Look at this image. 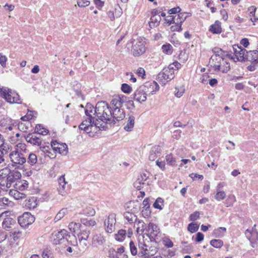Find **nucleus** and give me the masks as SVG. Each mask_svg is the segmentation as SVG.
Returning a JSON list of instances; mask_svg holds the SVG:
<instances>
[{"mask_svg":"<svg viewBox=\"0 0 258 258\" xmlns=\"http://www.w3.org/2000/svg\"><path fill=\"white\" fill-rule=\"evenodd\" d=\"M121 89L125 93H130L132 90V87L127 84H122Z\"/></svg>","mask_w":258,"mask_h":258,"instance_id":"nucleus-54","label":"nucleus"},{"mask_svg":"<svg viewBox=\"0 0 258 258\" xmlns=\"http://www.w3.org/2000/svg\"><path fill=\"white\" fill-rule=\"evenodd\" d=\"M77 4L80 7H85L90 4V2L87 0H78Z\"/></svg>","mask_w":258,"mask_h":258,"instance_id":"nucleus-57","label":"nucleus"},{"mask_svg":"<svg viewBox=\"0 0 258 258\" xmlns=\"http://www.w3.org/2000/svg\"><path fill=\"white\" fill-rule=\"evenodd\" d=\"M245 61L258 63V51L253 50L246 52Z\"/></svg>","mask_w":258,"mask_h":258,"instance_id":"nucleus-22","label":"nucleus"},{"mask_svg":"<svg viewBox=\"0 0 258 258\" xmlns=\"http://www.w3.org/2000/svg\"><path fill=\"white\" fill-rule=\"evenodd\" d=\"M3 92V97L9 103L21 104L19 94L15 91L12 89L5 88Z\"/></svg>","mask_w":258,"mask_h":258,"instance_id":"nucleus-8","label":"nucleus"},{"mask_svg":"<svg viewBox=\"0 0 258 258\" xmlns=\"http://www.w3.org/2000/svg\"><path fill=\"white\" fill-rule=\"evenodd\" d=\"M68 210L67 208H62L61 209L56 215L55 217L54 218V221L55 222L61 220L64 216L68 213Z\"/></svg>","mask_w":258,"mask_h":258,"instance_id":"nucleus-34","label":"nucleus"},{"mask_svg":"<svg viewBox=\"0 0 258 258\" xmlns=\"http://www.w3.org/2000/svg\"><path fill=\"white\" fill-rule=\"evenodd\" d=\"M199 225L196 223H191L188 224L187 227L188 230L191 233H194L199 229Z\"/></svg>","mask_w":258,"mask_h":258,"instance_id":"nucleus-51","label":"nucleus"},{"mask_svg":"<svg viewBox=\"0 0 258 258\" xmlns=\"http://www.w3.org/2000/svg\"><path fill=\"white\" fill-rule=\"evenodd\" d=\"M21 177V174L19 171L15 170L11 171L7 176V186L10 187L12 183L19 180Z\"/></svg>","mask_w":258,"mask_h":258,"instance_id":"nucleus-19","label":"nucleus"},{"mask_svg":"<svg viewBox=\"0 0 258 258\" xmlns=\"http://www.w3.org/2000/svg\"><path fill=\"white\" fill-rule=\"evenodd\" d=\"M58 182L59 184V186H61L63 188V187H65V185L67 183V182L65 181V178L64 176H62L60 177V178L58 179Z\"/></svg>","mask_w":258,"mask_h":258,"instance_id":"nucleus-62","label":"nucleus"},{"mask_svg":"<svg viewBox=\"0 0 258 258\" xmlns=\"http://www.w3.org/2000/svg\"><path fill=\"white\" fill-rule=\"evenodd\" d=\"M210 63L211 67L216 71H219L223 73H226L230 69L229 63L225 60V57L221 59L220 60L214 61Z\"/></svg>","mask_w":258,"mask_h":258,"instance_id":"nucleus-12","label":"nucleus"},{"mask_svg":"<svg viewBox=\"0 0 258 258\" xmlns=\"http://www.w3.org/2000/svg\"><path fill=\"white\" fill-rule=\"evenodd\" d=\"M126 236V231L123 229L119 230L118 233L115 234V238L119 241H123Z\"/></svg>","mask_w":258,"mask_h":258,"instance_id":"nucleus-41","label":"nucleus"},{"mask_svg":"<svg viewBox=\"0 0 258 258\" xmlns=\"http://www.w3.org/2000/svg\"><path fill=\"white\" fill-rule=\"evenodd\" d=\"M124 217L130 223H135L138 220L137 216L134 214L128 212L124 213Z\"/></svg>","mask_w":258,"mask_h":258,"instance_id":"nucleus-32","label":"nucleus"},{"mask_svg":"<svg viewBox=\"0 0 258 258\" xmlns=\"http://www.w3.org/2000/svg\"><path fill=\"white\" fill-rule=\"evenodd\" d=\"M256 10V8L253 6L248 9V11L249 12L248 15L250 18L254 16Z\"/></svg>","mask_w":258,"mask_h":258,"instance_id":"nucleus-58","label":"nucleus"},{"mask_svg":"<svg viewBox=\"0 0 258 258\" xmlns=\"http://www.w3.org/2000/svg\"><path fill=\"white\" fill-rule=\"evenodd\" d=\"M161 148L159 146L153 147L150 152L149 159L151 161H154L161 154Z\"/></svg>","mask_w":258,"mask_h":258,"instance_id":"nucleus-23","label":"nucleus"},{"mask_svg":"<svg viewBox=\"0 0 258 258\" xmlns=\"http://www.w3.org/2000/svg\"><path fill=\"white\" fill-rule=\"evenodd\" d=\"M9 149V148L4 145L0 146V164L5 161V156L8 153Z\"/></svg>","mask_w":258,"mask_h":258,"instance_id":"nucleus-36","label":"nucleus"},{"mask_svg":"<svg viewBox=\"0 0 258 258\" xmlns=\"http://www.w3.org/2000/svg\"><path fill=\"white\" fill-rule=\"evenodd\" d=\"M162 49L163 52L167 54H171L173 52V47L170 44L163 45Z\"/></svg>","mask_w":258,"mask_h":258,"instance_id":"nucleus-47","label":"nucleus"},{"mask_svg":"<svg viewBox=\"0 0 258 258\" xmlns=\"http://www.w3.org/2000/svg\"><path fill=\"white\" fill-rule=\"evenodd\" d=\"M25 139L28 143L33 146H40L42 143V139L40 136H37L35 134H29L25 137Z\"/></svg>","mask_w":258,"mask_h":258,"instance_id":"nucleus-20","label":"nucleus"},{"mask_svg":"<svg viewBox=\"0 0 258 258\" xmlns=\"http://www.w3.org/2000/svg\"><path fill=\"white\" fill-rule=\"evenodd\" d=\"M81 227V224L79 223L71 222L69 225V228L70 230L73 233H75L78 231Z\"/></svg>","mask_w":258,"mask_h":258,"instance_id":"nucleus-43","label":"nucleus"},{"mask_svg":"<svg viewBox=\"0 0 258 258\" xmlns=\"http://www.w3.org/2000/svg\"><path fill=\"white\" fill-rule=\"evenodd\" d=\"M116 222V215L114 213L109 214L104 221L105 230L107 233H111L114 231Z\"/></svg>","mask_w":258,"mask_h":258,"instance_id":"nucleus-14","label":"nucleus"},{"mask_svg":"<svg viewBox=\"0 0 258 258\" xmlns=\"http://www.w3.org/2000/svg\"><path fill=\"white\" fill-rule=\"evenodd\" d=\"M209 31L213 34L221 33L222 32L221 23L218 21H216L214 24L211 26Z\"/></svg>","mask_w":258,"mask_h":258,"instance_id":"nucleus-26","label":"nucleus"},{"mask_svg":"<svg viewBox=\"0 0 258 258\" xmlns=\"http://www.w3.org/2000/svg\"><path fill=\"white\" fill-rule=\"evenodd\" d=\"M10 193L16 200H22L25 199L26 197L25 194L21 192L18 190H11Z\"/></svg>","mask_w":258,"mask_h":258,"instance_id":"nucleus-33","label":"nucleus"},{"mask_svg":"<svg viewBox=\"0 0 258 258\" xmlns=\"http://www.w3.org/2000/svg\"><path fill=\"white\" fill-rule=\"evenodd\" d=\"M140 86L148 96L153 95L159 89V86L154 81L147 82Z\"/></svg>","mask_w":258,"mask_h":258,"instance_id":"nucleus-13","label":"nucleus"},{"mask_svg":"<svg viewBox=\"0 0 258 258\" xmlns=\"http://www.w3.org/2000/svg\"><path fill=\"white\" fill-rule=\"evenodd\" d=\"M9 156L13 166L19 167L26 162V156L23 153L13 150Z\"/></svg>","mask_w":258,"mask_h":258,"instance_id":"nucleus-4","label":"nucleus"},{"mask_svg":"<svg viewBox=\"0 0 258 258\" xmlns=\"http://www.w3.org/2000/svg\"><path fill=\"white\" fill-rule=\"evenodd\" d=\"M225 197L226 194L223 191H218L214 196L215 199L218 201L224 199Z\"/></svg>","mask_w":258,"mask_h":258,"instance_id":"nucleus-52","label":"nucleus"},{"mask_svg":"<svg viewBox=\"0 0 258 258\" xmlns=\"http://www.w3.org/2000/svg\"><path fill=\"white\" fill-rule=\"evenodd\" d=\"M28 183L26 181L23 180V181H20L17 182L15 184L16 188L19 190L23 191L28 187Z\"/></svg>","mask_w":258,"mask_h":258,"instance_id":"nucleus-42","label":"nucleus"},{"mask_svg":"<svg viewBox=\"0 0 258 258\" xmlns=\"http://www.w3.org/2000/svg\"><path fill=\"white\" fill-rule=\"evenodd\" d=\"M68 236L67 231L65 229H62L59 231L56 235V238L58 239V241H60L64 238L67 239Z\"/></svg>","mask_w":258,"mask_h":258,"instance_id":"nucleus-44","label":"nucleus"},{"mask_svg":"<svg viewBox=\"0 0 258 258\" xmlns=\"http://www.w3.org/2000/svg\"><path fill=\"white\" fill-rule=\"evenodd\" d=\"M163 200L162 198H158L154 202L153 204V207L156 209L162 210L163 209Z\"/></svg>","mask_w":258,"mask_h":258,"instance_id":"nucleus-46","label":"nucleus"},{"mask_svg":"<svg viewBox=\"0 0 258 258\" xmlns=\"http://www.w3.org/2000/svg\"><path fill=\"white\" fill-rule=\"evenodd\" d=\"M0 219L4 220L2 226L7 230H10L16 224V220L10 216V212L9 211L0 214Z\"/></svg>","mask_w":258,"mask_h":258,"instance_id":"nucleus-9","label":"nucleus"},{"mask_svg":"<svg viewBox=\"0 0 258 258\" xmlns=\"http://www.w3.org/2000/svg\"><path fill=\"white\" fill-rule=\"evenodd\" d=\"M188 17V14L185 13H179L174 17L175 24H181Z\"/></svg>","mask_w":258,"mask_h":258,"instance_id":"nucleus-29","label":"nucleus"},{"mask_svg":"<svg viewBox=\"0 0 258 258\" xmlns=\"http://www.w3.org/2000/svg\"><path fill=\"white\" fill-rule=\"evenodd\" d=\"M79 244L78 247L80 252L86 251L89 247V243L88 240H79Z\"/></svg>","mask_w":258,"mask_h":258,"instance_id":"nucleus-31","label":"nucleus"},{"mask_svg":"<svg viewBox=\"0 0 258 258\" xmlns=\"http://www.w3.org/2000/svg\"><path fill=\"white\" fill-rule=\"evenodd\" d=\"M200 216V213L199 212H195L194 213L191 214L189 216L190 221H196L197 220Z\"/></svg>","mask_w":258,"mask_h":258,"instance_id":"nucleus-60","label":"nucleus"},{"mask_svg":"<svg viewBox=\"0 0 258 258\" xmlns=\"http://www.w3.org/2000/svg\"><path fill=\"white\" fill-rule=\"evenodd\" d=\"M114 251L115 254H113V258H127V255L124 253V248L123 246H121L118 248L116 251Z\"/></svg>","mask_w":258,"mask_h":258,"instance_id":"nucleus-28","label":"nucleus"},{"mask_svg":"<svg viewBox=\"0 0 258 258\" xmlns=\"http://www.w3.org/2000/svg\"><path fill=\"white\" fill-rule=\"evenodd\" d=\"M97 121H98V120L96 119L95 121L94 117L92 115L86 116V118L84 119L79 125V128L89 133L92 131L93 127H99Z\"/></svg>","mask_w":258,"mask_h":258,"instance_id":"nucleus-7","label":"nucleus"},{"mask_svg":"<svg viewBox=\"0 0 258 258\" xmlns=\"http://www.w3.org/2000/svg\"><path fill=\"white\" fill-rule=\"evenodd\" d=\"M143 210L142 211V212L143 213V215H145L146 216H148L151 213V211L150 210V204H149V201L148 198L145 199L143 203Z\"/></svg>","mask_w":258,"mask_h":258,"instance_id":"nucleus-27","label":"nucleus"},{"mask_svg":"<svg viewBox=\"0 0 258 258\" xmlns=\"http://www.w3.org/2000/svg\"><path fill=\"white\" fill-rule=\"evenodd\" d=\"M232 50H230V53L234 59H232L234 61H245L246 50L238 45H233L232 47Z\"/></svg>","mask_w":258,"mask_h":258,"instance_id":"nucleus-6","label":"nucleus"},{"mask_svg":"<svg viewBox=\"0 0 258 258\" xmlns=\"http://www.w3.org/2000/svg\"><path fill=\"white\" fill-rule=\"evenodd\" d=\"M151 243V240L146 237L145 239V234L139 237V248L142 255L146 253V250L148 248Z\"/></svg>","mask_w":258,"mask_h":258,"instance_id":"nucleus-16","label":"nucleus"},{"mask_svg":"<svg viewBox=\"0 0 258 258\" xmlns=\"http://www.w3.org/2000/svg\"><path fill=\"white\" fill-rule=\"evenodd\" d=\"M27 147L25 144L19 143L17 144L14 149V151H17L25 154L27 151Z\"/></svg>","mask_w":258,"mask_h":258,"instance_id":"nucleus-38","label":"nucleus"},{"mask_svg":"<svg viewBox=\"0 0 258 258\" xmlns=\"http://www.w3.org/2000/svg\"><path fill=\"white\" fill-rule=\"evenodd\" d=\"M127 97L123 95L114 96L111 99V123L115 122V120H122L125 117V112L121 108L123 103L126 101Z\"/></svg>","mask_w":258,"mask_h":258,"instance_id":"nucleus-1","label":"nucleus"},{"mask_svg":"<svg viewBox=\"0 0 258 258\" xmlns=\"http://www.w3.org/2000/svg\"><path fill=\"white\" fill-rule=\"evenodd\" d=\"M174 69L173 65H169L167 68H165L162 72L160 73L157 76V79L163 84L170 81L174 77Z\"/></svg>","mask_w":258,"mask_h":258,"instance_id":"nucleus-5","label":"nucleus"},{"mask_svg":"<svg viewBox=\"0 0 258 258\" xmlns=\"http://www.w3.org/2000/svg\"><path fill=\"white\" fill-rule=\"evenodd\" d=\"M105 123H111V107L105 101L98 102L95 107L94 115Z\"/></svg>","mask_w":258,"mask_h":258,"instance_id":"nucleus-2","label":"nucleus"},{"mask_svg":"<svg viewBox=\"0 0 258 258\" xmlns=\"http://www.w3.org/2000/svg\"><path fill=\"white\" fill-rule=\"evenodd\" d=\"M7 61V57L6 55H3L2 53H0V64L3 68L6 67V62Z\"/></svg>","mask_w":258,"mask_h":258,"instance_id":"nucleus-56","label":"nucleus"},{"mask_svg":"<svg viewBox=\"0 0 258 258\" xmlns=\"http://www.w3.org/2000/svg\"><path fill=\"white\" fill-rule=\"evenodd\" d=\"M106 239L102 233H95L92 238V245L94 247H99L105 243Z\"/></svg>","mask_w":258,"mask_h":258,"instance_id":"nucleus-17","label":"nucleus"},{"mask_svg":"<svg viewBox=\"0 0 258 258\" xmlns=\"http://www.w3.org/2000/svg\"><path fill=\"white\" fill-rule=\"evenodd\" d=\"M90 234L89 230L86 229L81 231L78 235L79 240H88Z\"/></svg>","mask_w":258,"mask_h":258,"instance_id":"nucleus-40","label":"nucleus"},{"mask_svg":"<svg viewBox=\"0 0 258 258\" xmlns=\"http://www.w3.org/2000/svg\"><path fill=\"white\" fill-rule=\"evenodd\" d=\"M166 161L168 164L174 166L175 165V159L173 157L172 154H170L166 156Z\"/></svg>","mask_w":258,"mask_h":258,"instance_id":"nucleus-53","label":"nucleus"},{"mask_svg":"<svg viewBox=\"0 0 258 258\" xmlns=\"http://www.w3.org/2000/svg\"><path fill=\"white\" fill-rule=\"evenodd\" d=\"M214 54L213 55L210 59V63H213L214 61L220 60L221 59L225 57H228L230 59H234L232 54L229 52L224 51L219 48H214L213 49Z\"/></svg>","mask_w":258,"mask_h":258,"instance_id":"nucleus-11","label":"nucleus"},{"mask_svg":"<svg viewBox=\"0 0 258 258\" xmlns=\"http://www.w3.org/2000/svg\"><path fill=\"white\" fill-rule=\"evenodd\" d=\"M210 244L213 247L219 248L223 246V242L220 239H213L211 240Z\"/></svg>","mask_w":258,"mask_h":258,"instance_id":"nucleus-49","label":"nucleus"},{"mask_svg":"<svg viewBox=\"0 0 258 258\" xmlns=\"http://www.w3.org/2000/svg\"><path fill=\"white\" fill-rule=\"evenodd\" d=\"M130 43L132 44V52L134 56H140L145 52V41L143 38L139 37L133 38L127 45Z\"/></svg>","mask_w":258,"mask_h":258,"instance_id":"nucleus-3","label":"nucleus"},{"mask_svg":"<svg viewBox=\"0 0 258 258\" xmlns=\"http://www.w3.org/2000/svg\"><path fill=\"white\" fill-rule=\"evenodd\" d=\"M81 223L86 226L93 227L96 225V222L93 220H88L87 219H82Z\"/></svg>","mask_w":258,"mask_h":258,"instance_id":"nucleus-50","label":"nucleus"},{"mask_svg":"<svg viewBox=\"0 0 258 258\" xmlns=\"http://www.w3.org/2000/svg\"><path fill=\"white\" fill-rule=\"evenodd\" d=\"M147 96L148 95L144 91L142 87L140 86L135 92L134 94V98L136 101L139 103H142L146 101Z\"/></svg>","mask_w":258,"mask_h":258,"instance_id":"nucleus-21","label":"nucleus"},{"mask_svg":"<svg viewBox=\"0 0 258 258\" xmlns=\"http://www.w3.org/2000/svg\"><path fill=\"white\" fill-rule=\"evenodd\" d=\"M35 132L38 134L40 136V135H45L48 134V131L43 127L41 125L37 124L35 127Z\"/></svg>","mask_w":258,"mask_h":258,"instance_id":"nucleus-39","label":"nucleus"},{"mask_svg":"<svg viewBox=\"0 0 258 258\" xmlns=\"http://www.w3.org/2000/svg\"><path fill=\"white\" fill-rule=\"evenodd\" d=\"M85 112L86 116L92 115V113L94 114L95 113L94 106L91 103H88L86 105Z\"/></svg>","mask_w":258,"mask_h":258,"instance_id":"nucleus-45","label":"nucleus"},{"mask_svg":"<svg viewBox=\"0 0 258 258\" xmlns=\"http://www.w3.org/2000/svg\"><path fill=\"white\" fill-rule=\"evenodd\" d=\"M35 221L34 217L30 213H24L18 219V221L20 226L22 227H26L33 223Z\"/></svg>","mask_w":258,"mask_h":258,"instance_id":"nucleus-15","label":"nucleus"},{"mask_svg":"<svg viewBox=\"0 0 258 258\" xmlns=\"http://www.w3.org/2000/svg\"><path fill=\"white\" fill-rule=\"evenodd\" d=\"M41 256L42 258H53L52 249L49 247L44 248L42 251Z\"/></svg>","mask_w":258,"mask_h":258,"instance_id":"nucleus-37","label":"nucleus"},{"mask_svg":"<svg viewBox=\"0 0 258 258\" xmlns=\"http://www.w3.org/2000/svg\"><path fill=\"white\" fill-rule=\"evenodd\" d=\"M160 235L161 232L158 226L153 223H150L146 229V237L151 240L153 239L156 241Z\"/></svg>","mask_w":258,"mask_h":258,"instance_id":"nucleus-10","label":"nucleus"},{"mask_svg":"<svg viewBox=\"0 0 258 258\" xmlns=\"http://www.w3.org/2000/svg\"><path fill=\"white\" fill-rule=\"evenodd\" d=\"M157 251L158 249L156 247L150 246V247L147 248V250H146V253H145L143 255L147 257L153 256L157 253Z\"/></svg>","mask_w":258,"mask_h":258,"instance_id":"nucleus-35","label":"nucleus"},{"mask_svg":"<svg viewBox=\"0 0 258 258\" xmlns=\"http://www.w3.org/2000/svg\"><path fill=\"white\" fill-rule=\"evenodd\" d=\"M27 162L31 165H34L37 162V156L33 153H30L28 156Z\"/></svg>","mask_w":258,"mask_h":258,"instance_id":"nucleus-48","label":"nucleus"},{"mask_svg":"<svg viewBox=\"0 0 258 258\" xmlns=\"http://www.w3.org/2000/svg\"><path fill=\"white\" fill-rule=\"evenodd\" d=\"M51 146L53 150L62 155H66L68 153V146L65 143L59 144L56 141H53L51 143Z\"/></svg>","mask_w":258,"mask_h":258,"instance_id":"nucleus-18","label":"nucleus"},{"mask_svg":"<svg viewBox=\"0 0 258 258\" xmlns=\"http://www.w3.org/2000/svg\"><path fill=\"white\" fill-rule=\"evenodd\" d=\"M161 20V18L160 15L154 14L153 15L150 21V26L151 27H156L159 25L160 21Z\"/></svg>","mask_w":258,"mask_h":258,"instance_id":"nucleus-30","label":"nucleus"},{"mask_svg":"<svg viewBox=\"0 0 258 258\" xmlns=\"http://www.w3.org/2000/svg\"><path fill=\"white\" fill-rule=\"evenodd\" d=\"M11 203V201L8 198H3L0 199V206H8Z\"/></svg>","mask_w":258,"mask_h":258,"instance_id":"nucleus-59","label":"nucleus"},{"mask_svg":"<svg viewBox=\"0 0 258 258\" xmlns=\"http://www.w3.org/2000/svg\"><path fill=\"white\" fill-rule=\"evenodd\" d=\"M171 28L173 31H180L182 30L181 24H175V25L174 26H172Z\"/></svg>","mask_w":258,"mask_h":258,"instance_id":"nucleus-63","label":"nucleus"},{"mask_svg":"<svg viewBox=\"0 0 258 258\" xmlns=\"http://www.w3.org/2000/svg\"><path fill=\"white\" fill-rule=\"evenodd\" d=\"M204 234L201 232H198L197 234V236L196 238V240L197 242H201L204 239Z\"/></svg>","mask_w":258,"mask_h":258,"instance_id":"nucleus-64","label":"nucleus"},{"mask_svg":"<svg viewBox=\"0 0 258 258\" xmlns=\"http://www.w3.org/2000/svg\"><path fill=\"white\" fill-rule=\"evenodd\" d=\"M135 226L136 227V231L137 233L139 234L143 235V233L147 228L146 224L143 221L140 220H137L135 223Z\"/></svg>","mask_w":258,"mask_h":258,"instance_id":"nucleus-24","label":"nucleus"},{"mask_svg":"<svg viewBox=\"0 0 258 258\" xmlns=\"http://www.w3.org/2000/svg\"><path fill=\"white\" fill-rule=\"evenodd\" d=\"M130 247L131 253L133 255H135L137 254V248L135 246V243L133 241H131L130 243Z\"/></svg>","mask_w":258,"mask_h":258,"instance_id":"nucleus-55","label":"nucleus"},{"mask_svg":"<svg viewBox=\"0 0 258 258\" xmlns=\"http://www.w3.org/2000/svg\"><path fill=\"white\" fill-rule=\"evenodd\" d=\"M18 127L20 131L23 132H26L28 129V127L26 125H25L24 123L21 122H19L18 124Z\"/></svg>","mask_w":258,"mask_h":258,"instance_id":"nucleus-61","label":"nucleus"},{"mask_svg":"<svg viewBox=\"0 0 258 258\" xmlns=\"http://www.w3.org/2000/svg\"><path fill=\"white\" fill-rule=\"evenodd\" d=\"M135 117L131 115L128 117L126 124L124 126V129L127 132L132 131L135 125Z\"/></svg>","mask_w":258,"mask_h":258,"instance_id":"nucleus-25","label":"nucleus"}]
</instances>
